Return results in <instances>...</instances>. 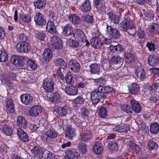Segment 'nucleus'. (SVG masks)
<instances>
[{
    "label": "nucleus",
    "instance_id": "obj_62",
    "mask_svg": "<svg viewBox=\"0 0 159 159\" xmlns=\"http://www.w3.org/2000/svg\"><path fill=\"white\" fill-rule=\"evenodd\" d=\"M49 19L48 21H51L54 22L57 19V17L56 16L55 13L52 11H49Z\"/></svg>",
    "mask_w": 159,
    "mask_h": 159
},
{
    "label": "nucleus",
    "instance_id": "obj_42",
    "mask_svg": "<svg viewBox=\"0 0 159 159\" xmlns=\"http://www.w3.org/2000/svg\"><path fill=\"white\" fill-rule=\"evenodd\" d=\"M46 3L45 0H38L34 3V5L35 8L40 9L45 6Z\"/></svg>",
    "mask_w": 159,
    "mask_h": 159
},
{
    "label": "nucleus",
    "instance_id": "obj_39",
    "mask_svg": "<svg viewBox=\"0 0 159 159\" xmlns=\"http://www.w3.org/2000/svg\"><path fill=\"white\" fill-rule=\"evenodd\" d=\"M113 129L115 131L123 133L126 131L128 129V127L126 125L121 124L117 125Z\"/></svg>",
    "mask_w": 159,
    "mask_h": 159
},
{
    "label": "nucleus",
    "instance_id": "obj_53",
    "mask_svg": "<svg viewBox=\"0 0 159 159\" xmlns=\"http://www.w3.org/2000/svg\"><path fill=\"white\" fill-rule=\"evenodd\" d=\"M27 66L33 70H35L37 67L35 62L31 59H29L27 61Z\"/></svg>",
    "mask_w": 159,
    "mask_h": 159
},
{
    "label": "nucleus",
    "instance_id": "obj_25",
    "mask_svg": "<svg viewBox=\"0 0 159 159\" xmlns=\"http://www.w3.org/2000/svg\"><path fill=\"white\" fill-rule=\"evenodd\" d=\"M135 73L138 78L140 80L145 78L146 75L143 67H138L135 71Z\"/></svg>",
    "mask_w": 159,
    "mask_h": 159
},
{
    "label": "nucleus",
    "instance_id": "obj_38",
    "mask_svg": "<svg viewBox=\"0 0 159 159\" xmlns=\"http://www.w3.org/2000/svg\"><path fill=\"white\" fill-rule=\"evenodd\" d=\"M125 61L128 64L133 63L134 62V56L129 52L125 53Z\"/></svg>",
    "mask_w": 159,
    "mask_h": 159
},
{
    "label": "nucleus",
    "instance_id": "obj_21",
    "mask_svg": "<svg viewBox=\"0 0 159 159\" xmlns=\"http://www.w3.org/2000/svg\"><path fill=\"white\" fill-rule=\"evenodd\" d=\"M65 92L68 95H75L78 93V89L74 86L70 85L66 87Z\"/></svg>",
    "mask_w": 159,
    "mask_h": 159
},
{
    "label": "nucleus",
    "instance_id": "obj_12",
    "mask_svg": "<svg viewBox=\"0 0 159 159\" xmlns=\"http://www.w3.org/2000/svg\"><path fill=\"white\" fill-rule=\"evenodd\" d=\"M69 66L70 70L75 73L79 72L80 68V64L75 60H71L70 61Z\"/></svg>",
    "mask_w": 159,
    "mask_h": 159
},
{
    "label": "nucleus",
    "instance_id": "obj_28",
    "mask_svg": "<svg viewBox=\"0 0 159 159\" xmlns=\"http://www.w3.org/2000/svg\"><path fill=\"white\" fill-rule=\"evenodd\" d=\"M68 18L70 22L74 25L79 24L81 21L80 17L75 14L69 16Z\"/></svg>",
    "mask_w": 159,
    "mask_h": 159
},
{
    "label": "nucleus",
    "instance_id": "obj_26",
    "mask_svg": "<svg viewBox=\"0 0 159 159\" xmlns=\"http://www.w3.org/2000/svg\"><path fill=\"white\" fill-rule=\"evenodd\" d=\"M130 102L133 110L136 113H139L141 110L140 104L134 99L131 100Z\"/></svg>",
    "mask_w": 159,
    "mask_h": 159
},
{
    "label": "nucleus",
    "instance_id": "obj_36",
    "mask_svg": "<svg viewBox=\"0 0 159 159\" xmlns=\"http://www.w3.org/2000/svg\"><path fill=\"white\" fill-rule=\"evenodd\" d=\"M66 136L69 139H71L73 137L75 133V130L74 129L72 128L70 126L67 127L66 129Z\"/></svg>",
    "mask_w": 159,
    "mask_h": 159
},
{
    "label": "nucleus",
    "instance_id": "obj_1",
    "mask_svg": "<svg viewBox=\"0 0 159 159\" xmlns=\"http://www.w3.org/2000/svg\"><path fill=\"white\" fill-rule=\"evenodd\" d=\"M16 48L17 52L21 53H28L30 50V44L24 41L18 43Z\"/></svg>",
    "mask_w": 159,
    "mask_h": 159
},
{
    "label": "nucleus",
    "instance_id": "obj_16",
    "mask_svg": "<svg viewBox=\"0 0 159 159\" xmlns=\"http://www.w3.org/2000/svg\"><path fill=\"white\" fill-rule=\"evenodd\" d=\"M46 31L48 33L52 34H55L57 31L56 27L55 25L54 22L48 21L46 27Z\"/></svg>",
    "mask_w": 159,
    "mask_h": 159
},
{
    "label": "nucleus",
    "instance_id": "obj_63",
    "mask_svg": "<svg viewBox=\"0 0 159 159\" xmlns=\"http://www.w3.org/2000/svg\"><path fill=\"white\" fill-rule=\"evenodd\" d=\"M127 30H128V33L129 35L133 36L136 33V29L134 26L132 25H131Z\"/></svg>",
    "mask_w": 159,
    "mask_h": 159
},
{
    "label": "nucleus",
    "instance_id": "obj_29",
    "mask_svg": "<svg viewBox=\"0 0 159 159\" xmlns=\"http://www.w3.org/2000/svg\"><path fill=\"white\" fill-rule=\"evenodd\" d=\"M92 137L90 133H82L80 134V139L82 142H87L91 140Z\"/></svg>",
    "mask_w": 159,
    "mask_h": 159
},
{
    "label": "nucleus",
    "instance_id": "obj_46",
    "mask_svg": "<svg viewBox=\"0 0 159 159\" xmlns=\"http://www.w3.org/2000/svg\"><path fill=\"white\" fill-rule=\"evenodd\" d=\"M148 64L153 66H155L158 64V59L155 56H151L148 57Z\"/></svg>",
    "mask_w": 159,
    "mask_h": 159
},
{
    "label": "nucleus",
    "instance_id": "obj_20",
    "mask_svg": "<svg viewBox=\"0 0 159 159\" xmlns=\"http://www.w3.org/2000/svg\"><path fill=\"white\" fill-rule=\"evenodd\" d=\"M108 19L112 23L118 24L119 22V17L113 12H110L107 13Z\"/></svg>",
    "mask_w": 159,
    "mask_h": 159
},
{
    "label": "nucleus",
    "instance_id": "obj_18",
    "mask_svg": "<svg viewBox=\"0 0 159 159\" xmlns=\"http://www.w3.org/2000/svg\"><path fill=\"white\" fill-rule=\"evenodd\" d=\"M19 20L22 24L29 23L31 21L30 16L28 14H20Z\"/></svg>",
    "mask_w": 159,
    "mask_h": 159
},
{
    "label": "nucleus",
    "instance_id": "obj_30",
    "mask_svg": "<svg viewBox=\"0 0 159 159\" xmlns=\"http://www.w3.org/2000/svg\"><path fill=\"white\" fill-rule=\"evenodd\" d=\"M52 52L48 48L45 49L43 51V58L46 61H49L52 59Z\"/></svg>",
    "mask_w": 159,
    "mask_h": 159
},
{
    "label": "nucleus",
    "instance_id": "obj_31",
    "mask_svg": "<svg viewBox=\"0 0 159 159\" xmlns=\"http://www.w3.org/2000/svg\"><path fill=\"white\" fill-rule=\"evenodd\" d=\"M17 125L25 129L26 127L27 122L25 118L20 116L17 118Z\"/></svg>",
    "mask_w": 159,
    "mask_h": 159
},
{
    "label": "nucleus",
    "instance_id": "obj_32",
    "mask_svg": "<svg viewBox=\"0 0 159 159\" xmlns=\"http://www.w3.org/2000/svg\"><path fill=\"white\" fill-rule=\"evenodd\" d=\"M91 72L93 74H99L100 72V66L96 63L91 64L89 66Z\"/></svg>",
    "mask_w": 159,
    "mask_h": 159
},
{
    "label": "nucleus",
    "instance_id": "obj_4",
    "mask_svg": "<svg viewBox=\"0 0 159 159\" xmlns=\"http://www.w3.org/2000/svg\"><path fill=\"white\" fill-rule=\"evenodd\" d=\"M51 41L53 48L60 50L62 48V41L58 36L53 35L51 38Z\"/></svg>",
    "mask_w": 159,
    "mask_h": 159
},
{
    "label": "nucleus",
    "instance_id": "obj_57",
    "mask_svg": "<svg viewBox=\"0 0 159 159\" xmlns=\"http://www.w3.org/2000/svg\"><path fill=\"white\" fill-rule=\"evenodd\" d=\"M84 100L81 96H78L74 99L73 102L75 104H82L84 103Z\"/></svg>",
    "mask_w": 159,
    "mask_h": 159
},
{
    "label": "nucleus",
    "instance_id": "obj_14",
    "mask_svg": "<svg viewBox=\"0 0 159 159\" xmlns=\"http://www.w3.org/2000/svg\"><path fill=\"white\" fill-rule=\"evenodd\" d=\"M17 134L19 139L25 142L29 141V137L27 134L20 128L17 129Z\"/></svg>",
    "mask_w": 159,
    "mask_h": 159
},
{
    "label": "nucleus",
    "instance_id": "obj_8",
    "mask_svg": "<svg viewBox=\"0 0 159 159\" xmlns=\"http://www.w3.org/2000/svg\"><path fill=\"white\" fill-rule=\"evenodd\" d=\"M34 20L36 24L39 25H43L46 23L43 15L40 12H37L34 16Z\"/></svg>",
    "mask_w": 159,
    "mask_h": 159
},
{
    "label": "nucleus",
    "instance_id": "obj_45",
    "mask_svg": "<svg viewBox=\"0 0 159 159\" xmlns=\"http://www.w3.org/2000/svg\"><path fill=\"white\" fill-rule=\"evenodd\" d=\"M108 148L110 151H116L118 149V146L115 141H110L107 146Z\"/></svg>",
    "mask_w": 159,
    "mask_h": 159
},
{
    "label": "nucleus",
    "instance_id": "obj_33",
    "mask_svg": "<svg viewBox=\"0 0 159 159\" xmlns=\"http://www.w3.org/2000/svg\"><path fill=\"white\" fill-rule=\"evenodd\" d=\"M90 2L89 0H85L81 6V8L82 11L87 12L91 9Z\"/></svg>",
    "mask_w": 159,
    "mask_h": 159
},
{
    "label": "nucleus",
    "instance_id": "obj_60",
    "mask_svg": "<svg viewBox=\"0 0 159 159\" xmlns=\"http://www.w3.org/2000/svg\"><path fill=\"white\" fill-rule=\"evenodd\" d=\"M121 108L124 111L128 113H131V109L129 105L125 104L121 107Z\"/></svg>",
    "mask_w": 159,
    "mask_h": 159
},
{
    "label": "nucleus",
    "instance_id": "obj_52",
    "mask_svg": "<svg viewBox=\"0 0 159 159\" xmlns=\"http://www.w3.org/2000/svg\"><path fill=\"white\" fill-rule=\"evenodd\" d=\"M68 44L70 46L77 48L79 46V43L77 41L70 39L67 41Z\"/></svg>",
    "mask_w": 159,
    "mask_h": 159
},
{
    "label": "nucleus",
    "instance_id": "obj_15",
    "mask_svg": "<svg viewBox=\"0 0 159 159\" xmlns=\"http://www.w3.org/2000/svg\"><path fill=\"white\" fill-rule=\"evenodd\" d=\"M128 87L129 92L131 94H136L139 92V86L135 83H132Z\"/></svg>",
    "mask_w": 159,
    "mask_h": 159
},
{
    "label": "nucleus",
    "instance_id": "obj_59",
    "mask_svg": "<svg viewBox=\"0 0 159 159\" xmlns=\"http://www.w3.org/2000/svg\"><path fill=\"white\" fill-rule=\"evenodd\" d=\"M159 87V84L158 83H154L152 84L149 88V89L150 91L151 94L155 92Z\"/></svg>",
    "mask_w": 159,
    "mask_h": 159
},
{
    "label": "nucleus",
    "instance_id": "obj_5",
    "mask_svg": "<svg viewBox=\"0 0 159 159\" xmlns=\"http://www.w3.org/2000/svg\"><path fill=\"white\" fill-rule=\"evenodd\" d=\"M113 90V89L112 87L109 86H99L97 90L103 99L106 98L108 94L111 92Z\"/></svg>",
    "mask_w": 159,
    "mask_h": 159
},
{
    "label": "nucleus",
    "instance_id": "obj_56",
    "mask_svg": "<svg viewBox=\"0 0 159 159\" xmlns=\"http://www.w3.org/2000/svg\"><path fill=\"white\" fill-rule=\"evenodd\" d=\"M43 156L42 158L44 159H53L52 153L47 150L44 152Z\"/></svg>",
    "mask_w": 159,
    "mask_h": 159
},
{
    "label": "nucleus",
    "instance_id": "obj_43",
    "mask_svg": "<svg viewBox=\"0 0 159 159\" xmlns=\"http://www.w3.org/2000/svg\"><path fill=\"white\" fill-rule=\"evenodd\" d=\"M150 131L152 134H157L159 132V124L156 123L152 124L151 126Z\"/></svg>",
    "mask_w": 159,
    "mask_h": 159
},
{
    "label": "nucleus",
    "instance_id": "obj_34",
    "mask_svg": "<svg viewBox=\"0 0 159 159\" xmlns=\"http://www.w3.org/2000/svg\"><path fill=\"white\" fill-rule=\"evenodd\" d=\"M61 96L60 94L58 93H52L50 97L49 98L50 101L57 102H60Z\"/></svg>",
    "mask_w": 159,
    "mask_h": 159
},
{
    "label": "nucleus",
    "instance_id": "obj_10",
    "mask_svg": "<svg viewBox=\"0 0 159 159\" xmlns=\"http://www.w3.org/2000/svg\"><path fill=\"white\" fill-rule=\"evenodd\" d=\"M42 112V108L39 105H35L32 107L29 111V114L31 116H39Z\"/></svg>",
    "mask_w": 159,
    "mask_h": 159
},
{
    "label": "nucleus",
    "instance_id": "obj_55",
    "mask_svg": "<svg viewBox=\"0 0 159 159\" xmlns=\"http://www.w3.org/2000/svg\"><path fill=\"white\" fill-rule=\"evenodd\" d=\"M129 147L134 152H136L137 153H139L141 151V149L140 146L136 144H131L129 145Z\"/></svg>",
    "mask_w": 159,
    "mask_h": 159
},
{
    "label": "nucleus",
    "instance_id": "obj_19",
    "mask_svg": "<svg viewBox=\"0 0 159 159\" xmlns=\"http://www.w3.org/2000/svg\"><path fill=\"white\" fill-rule=\"evenodd\" d=\"M122 20V22L120 24V29L122 31H126L131 25V24L125 18H123Z\"/></svg>",
    "mask_w": 159,
    "mask_h": 159
},
{
    "label": "nucleus",
    "instance_id": "obj_7",
    "mask_svg": "<svg viewBox=\"0 0 159 159\" xmlns=\"http://www.w3.org/2000/svg\"><path fill=\"white\" fill-rule=\"evenodd\" d=\"M46 150H43L38 146H35L31 150L32 154L35 157H38L39 159L42 158L43 153Z\"/></svg>",
    "mask_w": 159,
    "mask_h": 159
},
{
    "label": "nucleus",
    "instance_id": "obj_61",
    "mask_svg": "<svg viewBox=\"0 0 159 159\" xmlns=\"http://www.w3.org/2000/svg\"><path fill=\"white\" fill-rule=\"evenodd\" d=\"M99 114L102 118L105 117L107 115V111L105 108L104 107L100 108L99 110Z\"/></svg>",
    "mask_w": 159,
    "mask_h": 159
},
{
    "label": "nucleus",
    "instance_id": "obj_13",
    "mask_svg": "<svg viewBox=\"0 0 159 159\" xmlns=\"http://www.w3.org/2000/svg\"><path fill=\"white\" fill-rule=\"evenodd\" d=\"M20 98L21 102L26 105L30 104L33 101L32 96L27 93L22 94L20 96Z\"/></svg>",
    "mask_w": 159,
    "mask_h": 159
},
{
    "label": "nucleus",
    "instance_id": "obj_37",
    "mask_svg": "<svg viewBox=\"0 0 159 159\" xmlns=\"http://www.w3.org/2000/svg\"><path fill=\"white\" fill-rule=\"evenodd\" d=\"M6 107L10 112L13 113L14 111L13 103L12 100L10 98H7L6 100Z\"/></svg>",
    "mask_w": 159,
    "mask_h": 159
},
{
    "label": "nucleus",
    "instance_id": "obj_9",
    "mask_svg": "<svg viewBox=\"0 0 159 159\" xmlns=\"http://www.w3.org/2000/svg\"><path fill=\"white\" fill-rule=\"evenodd\" d=\"M73 35L74 37L79 41L81 42L85 41V37L84 36V34L80 29H75Z\"/></svg>",
    "mask_w": 159,
    "mask_h": 159
},
{
    "label": "nucleus",
    "instance_id": "obj_23",
    "mask_svg": "<svg viewBox=\"0 0 159 159\" xmlns=\"http://www.w3.org/2000/svg\"><path fill=\"white\" fill-rule=\"evenodd\" d=\"M66 154L67 157L70 159H74L76 157L77 159H79V154L76 152L74 150L67 149L66 152Z\"/></svg>",
    "mask_w": 159,
    "mask_h": 159
},
{
    "label": "nucleus",
    "instance_id": "obj_2",
    "mask_svg": "<svg viewBox=\"0 0 159 159\" xmlns=\"http://www.w3.org/2000/svg\"><path fill=\"white\" fill-rule=\"evenodd\" d=\"M107 34L111 38L117 39L120 38V34L117 29L112 27L111 26L108 25L107 24Z\"/></svg>",
    "mask_w": 159,
    "mask_h": 159
},
{
    "label": "nucleus",
    "instance_id": "obj_24",
    "mask_svg": "<svg viewBox=\"0 0 159 159\" xmlns=\"http://www.w3.org/2000/svg\"><path fill=\"white\" fill-rule=\"evenodd\" d=\"M93 148L94 152L98 154H100L102 152L103 149L100 142H95L93 145Z\"/></svg>",
    "mask_w": 159,
    "mask_h": 159
},
{
    "label": "nucleus",
    "instance_id": "obj_58",
    "mask_svg": "<svg viewBox=\"0 0 159 159\" xmlns=\"http://www.w3.org/2000/svg\"><path fill=\"white\" fill-rule=\"evenodd\" d=\"M20 58L18 57L16 55H12L11 58V61L12 63L16 66L18 65Z\"/></svg>",
    "mask_w": 159,
    "mask_h": 159
},
{
    "label": "nucleus",
    "instance_id": "obj_47",
    "mask_svg": "<svg viewBox=\"0 0 159 159\" xmlns=\"http://www.w3.org/2000/svg\"><path fill=\"white\" fill-rule=\"evenodd\" d=\"M77 147L79 151L82 154H85L87 151V145L81 142H80L77 145Z\"/></svg>",
    "mask_w": 159,
    "mask_h": 159
},
{
    "label": "nucleus",
    "instance_id": "obj_41",
    "mask_svg": "<svg viewBox=\"0 0 159 159\" xmlns=\"http://www.w3.org/2000/svg\"><path fill=\"white\" fill-rule=\"evenodd\" d=\"M123 61V58L116 56L112 57L110 60V62L113 64H117L120 65H122Z\"/></svg>",
    "mask_w": 159,
    "mask_h": 159
},
{
    "label": "nucleus",
    "instance_id": "obj_40",
    "mask_svg": "<svg viewBox=\"0 0 159 159\" xmlns=\"http://www.w3.org/2000/svg\"><path fill=\"white\" fill-rule=\"evenodd\" d=\"M55 108L56 112L60 116H64L67 114L66 110L63 107L58 106L55 107Z\"/></svg>",
    "mask_w": 159,
    "mask_h": 159
},
{
    "label": "nucleus",
    "instance_id": "obj_22",
    "mask_svg": "<svg viewBox=\"0 0 159 159\" xmlns=\"http://www.w3.org/2000/svg\"><path fill=\"white\" fill-rule=\"evenodd\" d=\"M55 66L59 68L64 69L67 67V65L66 62L62 58H57L55 61Z\"/></svg>",
    "mask_w": 159,
    "mask_h": 159
},
{
    "label": "nucleus",
    "instance_id": "obj_27",
    "mask_svg": "<svg viewBox=\"0 0 159 159\" xmlns=\"http://www.w3.org/2000/svg\"><path fill=\"white\" fill-rule=\"evenodd\" d=\"M93 4L97 10L104 12L105 7L102 0H93Z\"/></svg>",
    "mask_w": 159,
    "mask_h": 159
},
{
    "label": "nucleus",
    "instance_id": "obj_54",
    "mask_svg": "<svg viewBox=\"0 0 159 159\" xmlns=\"http://www.w3.org/2000/svg\"><path fill=\"white\" fill-rule=\"evenodd\" d=\"M2 131L7 135H10L12 133V129L7 125L3 126Z\"/></svg>",
    "mask_w": 159,
    "mask_h": 159
},
{
    "label": "nucleus",
    "instance_id": "obj_3",
    "mask_svg": "<svg viewBox=\"0 0 159 159\" xmlns=\"http://www.w3.org/2000/svg\"><path fill=\"white\" fill-rule=\"evenodd\" d=\"M54 82L51 78H47L43 80V87L44 90L48 92H52L53 90Z\"/></svg>",
    "mask_w": 159,
    "mask_h": 159
},
{
    "label": "nucleus",
    "instance_id": "obj_50",
    "mask_svg": "<svg viewBox=\"0 0 159 159\" xmlns=\"http://www.w3.org/2000/svg\"><path fill=\"white\" fill-rule=\"evenodd\" d=\"M8 59L7 52L3 49L0 51V62H4Z\"/></svg>",
    "mask_w": 159,
    "mask_h": 159
},
{
    "label": "nucleus",
    "instance_id": "obj_64",
    "mask_svg": "<svg viewBox=\"0 0 159 159\" xmlns=\"http://www.w3.org/2000/svg\"><path fill=\"white\" fill-rule=\"evenodd\" d=\"M7 76L10 79L13 80H16V75L15 73L12 72H10L8 73Z\"/></svg>",
    "mask_w": 159,
    "mask_h": 159
},
{
    "label": "nucleus",
    "instance_id": "obj_48",
    "mask_svg": "<svg viewBox=\"0 0 159 159\" xmlns=\"http://www.w3.org/2000/svg\"><path fill=\"white\" fill-rule=\"evenodd\" d=\"M148 147L149 150L151 151L157 149L158 148V145L154 140H151L148 143Z\"/></svg>",
    "mask_w": 159,
    "mask_h": 159
},
{
    "label": "nucleus",
    "instance_id": "obj_51",
    "mask_svg": "<svg viewBox=\"0 0 159 159\" xmlns=\"http://www.w3.org/2000/svg\"><path fill=\"white\" fill-rule=\"evenodd\" d=\"M65 80L66 82L69 84H73L74 82L73 81L72 77L70 72H68L65 75Z\"/></svg>",
    "mask_w": 159,
    "mask_h": 159
},
{
    "label": "nucleus",
    "instance_id": "obj_44",
    "mask_svg": "<svg viewBox=\"0 0 159 159\" xmlns=\"http://www.w3.org/2000/svg\"><path fill=\"white\" fill-rule=\"evenodd\" d=\"M100 39L97 37L93 38L91 42V45L96 49L100 48L101 45L99 44Z\"/></svg>",
    "mask_w": 159,
    "mask_h": 159
},
{
    "label": "nucleus",
    "instance_id": "obj_35",
    "mask_svg": "<svg viewBox=\"0 0 159 159\" xmlns=\"http://www.w3.org/2000/svg\"><path fill=\"white\" fill-rule=\"evenodd\" d=\"M92 80H93V82L95 85L100 86L105 85L106 82V79L102 77L97 79H92Z\"/></svg>",
    "mask_w": 159,
    "mask_h": 159
},
{
    "label": "nucleus",
    "instance_id": "obj_17",
    "mask_svg": "<svg viewBox=\"0 0 159 159\" xmlns=\"http://www.w3.org/2000/svg\"><path fill=\"white\" fill-rule=\"evenodd\" d=\"M62 33L64 35L69 36L71 35L73 32V29L70 24L68 23L62 27Z\"/></svg>",
    "mask_w": 159,
    "mask_h": 159
},
{
    "label": "nucleus",
    "instance_id": "obj_6",
    "mask_svg": "<svg viewBox=\"0 0 159 159\" xmlns=\"http://www.w3.org/2000/svg\"><path fill=\"white\" fill-rule=\"evenodd\" d=\"M57 136V133L53 129H49L46 132V134L42 135L43 139L47 142L52 141L53 139L56 138Z\"/></svg>",
    "mask_w": 159,
    "mask_h": 159
},
{
    "label": "nucleus",
    "instance_id": "obj_11",
    "mask_svg": "<svg viewBox=\"0 0 159 159\" xmlns=\"http://www.w3.org/2000/svg\"><path fill=\"white\" fill-rule=\"evenodd\" d=\"M101 98H103L97 90L91 92V99L93 103L97 104L99 102Z\"/></svg>",
    "mask_w": 159,
    "mask_h": 159
},
{
    "label": "nucleus",
    "instance_id": "obj_49",
    "mask_svg": "<svg viewBox=\"0 0 159 159\" xmlns=\"http://www.w3.org/2000/svg\"><path fill=\"white\" fill-rule=\"evenodd\" d=\"M82 19L83 21L87 23H92L93 21V16L86 14L82 16Z\"/></svg>",
    "mask_w": 159,
    "mask_h": 159
}]
</instances>
